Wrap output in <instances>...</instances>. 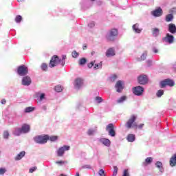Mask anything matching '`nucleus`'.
I'll use <instances>...</instances> for the list:
<instances>
[{"label": "nucleus", "mask_w": 176, "mask_h": 176, "mask_svg": "<svg viewBox=\"0 0 176 176\" xmlns=\"http://www.w3.org/2000/svg\"><path fill=\"white\" fill-rule=\"evenodd\" d=\"M135 120H137V116L132 115L129 119V120L126 122V127H127V129H131L132 127L135 130H137V129H138L139 130H141L142 127H144V124H140L138 125L137 123L135 122Z\"/></svg>", "instance_id": "f257e3e1"}, {"label": "nucleus", "mask_w": 176, "mask_h": 176, "mask_svg": "<svg viewBox=\"0 0 176 176\" xmlns=\"http://www.w3.org/2000/svg\"><path fill=\"white\" fill-rule=\"evenodd\" d=\"M118 29H111L105 36L107 42H113V41H115L116 36H118Z\"/></svg>", "instance_id": "f03ea898"}, {"label": "nucleus", "mask_w": 176, "mask_h": 176, "mask_svg": "<svg viewBox=\"0 0 176 176\" xmlns=\"http://www.w3.org/2000/svg\"><path fill=\"white\" fill-rule=\"evenodd\" d=\"M34 140L36 144H40L43 145V144H46V142L49 141V135H39L34 137Z\"/></svg>", "instance_id": "7ed1b4c3"}, {"label": "nucleus", "mask_w": 176, "mask_h": 176, "mask_svg": "<svg viewBox=\"0 0 176 176\" xmlns=\"http://www.w3.org/2000/svg\"><path fill=\"white\" fill-rule=\"evenodd\" d=\"M58 64H61V58H60L57 55H54L50 60V67L54 68V67H57Z\"/></svg>", "instance_id": "20e7f679"}, {"label": "nucleus", "mask_w": 176, "mask_h": 176, "mask_svg": "<svg viewBox=\"0 0 176 176\" xmlns=\"http://www.w3.org/2000/svg\"><path fill=\"white\" fill-rule=\"evenodd\" d=\"M175 82H174V80L166 78L162 81L160 82V86L162 89H164L166 86H169L170 87H173V86H175Z\"/></svg>", "instance_id": "39448f33"}, {"label": "nucleus", "mask_w": 176, "mask_h": 176, "mask_svg": "<svg viewBox=\"0 0 176 176\" xmlns=\"http://www.w3.org/2000/svg\"><path fill=\"white\" fill-rule=\"evenodd\" d=\"M17 74L19 76H25L28 74V67L25 65H21L17 68Z\"/></svg>", "instance_id": "423d86ee"}, {"label": "nucleus", "mask_w": 176, "mask_h": 176, "mask_svg": "<svg viewBox=\"0 0 176 176\" xmlns=\"http://www.w3.org/2000/svg\"><path fill=\"white\" fill-rule=\"evenodd\" d=\"M106 130L108 131L109 135H111V137H115V135H116L113 124H109L106 128Z\"/></svg>", "instance_id": "0eeeda50"}, {"label": "nucleus", "mask_w": 176, "mask_h": 176, "mask_svg": "<svg viewBox=\"0 0 176 176\" xmlns=\"http://www.w3.org/2000/svg\"><path fill=\"white\" fill-rule=\"evenodd\" d=\"M115 88L116 89L117 93H122V91H123V89H124V87H123V81H117L115 85Z\"/></svg>", "instance_id": "6e6552de"}, {"label": "nucleus", "mask_w": 176, "mask_h": 176, "mask_svg": "<svg viewBox=\"0 0 176 176\" xmlns=\"http://www.w3.org/2000/svg\"><path fill=\"white\" fill-rule=\"evenodd\" d=\"M69 146H67V145H64L63 146L60 147L58 148V150L57 151V155L59 157L63 156V155H64L65 151H69Z\"/></svg>", "instance_id": "1a4fd4ad"}, {"label": "nucleus", "mask_w": 176, "mask_h": 176, "mask_svg": "<svg viewBox=\"0 0 176 176\" xmlns=\"http://www.w3.org/2000/svg\"><path fill=\"white\" fill-rule=\"evenodd\" d=\"M144 91V87L138 86L133 88V94H135V96H142Z\"/></svg>", "instance_id": "9d476101"}, {"label": "nucleus", "mask_w": 176, "mask_h": 176, "mask_svg": "<svg viewBox=\"0 0 176 176\" xmlns=\"http://www.w3.org/2000/svg\"><path fill=\"white\" fill-rule=\"evenodd\" d=\"M138 83L140 85H146L148 83V76L146 75H142L138 78Z\"/></svg>", "instance_id": "9b49d317"}, {"label": "nucleus", "mask_w": 176, "mask_h": 176, "mask_svg": "<svg viewBox=\"0 0 176 176\" xmlns=\"http://www.w3.org/2000/svg\"><path fill=\"white\" fill-rule=\"evenodd\" d=\"M31 83H32L31 77L26 76L23 78L22 85L23 86H30V85H31Z\"/></svg>", "instance_id": "f8f14e48"}, {"label": "nucleus", "mask_w": 176, "mask_h": 176, "mask_svg": "<svg viewBox=\"0 0 176 176\" xmlns=\"http://www.w3.org/2000/svg\"><path fill=\"white\" fill-rule=\"evenodd\" d=\"M153 16L155 17H160L163 14V10L161 8H158L157 9L151 12Z\"/></svg>", "instance_id": "ddd939ff"}, {"label": "nucleus", "mask_w": 176, "mask_h": 176, "mask_svg": "<svg viewBox=\"0 0 176 176\" xmlns=\"http://www.w3.org/2000/svg\"><path fill=\"white\" fill-rule=\"evenodd\" d=\"M164 41H165V42H167L168 43H174V36L170 34H167L166 37L164 38Z\"/></svg>", "instance_id": "4468645a"}, {"label": "nucleus", "mask_w": 176, "mask_h": 176, "mask_svg": "<svg viewBox=\"0 0 176 176\" xmlns=\"http://www.w3.org/2000/svg\"><path fill=\"white\" fill-rule=\"evenodd\" d=\"M83 85V80L82 78H76L74 82V87L76 89H80V86Z\"/></svg>", "instance_id": "2eb2a0df"}, {"label": "nucleus", "mask_w": 176, "mask_h": 176, "mask_svg": "<svg viewBox=\"0 0 176 176\" xmlns=\"http://www.w3.org/2000/svg\"><path fill=\"white\" fill-rule=\"evenodd\" d=\"M169 164L171 167H175V166H176V153L170 157Z\"/></svg>", "instance_id": "dca6fc26"}, {"label": "nucleus", "mask_w": 176, "mask_h": 176, "mask_svg": "<svg viewBox=\"0 0 176 176\" xmlns=\"http://www.w3.org/2000/svg\"><path fill=\"white\" fill-rule=\"evenodd\" d=\"M168 31L170 34H176V26L174 23H170L168 25Z\"/></svg>", "instance_id": "f3484780"}, {"label": "nucleus", "mask_w": 176, "mask_h": 176, "mask_svg": "<svg viewBox=\"0 0 176 176\" xmlns=\"http://www.w3.org/2000/svg\"><path fill=\"white\" fill-rule=\"evenodd\" d=\"M115 49L113 48H109L106 52L107 57H112V56H115Z\"/></svg>", "instance_id": "a211bd4d"}, {"label": "nucleus", "mask_w": 176, "mask_h": 176, "mask_svg": "<svg viewBox=\"0 0 176 176\" xmlns=\"http://www.w3.org/2000/svg\"><path fill=\"white\" fill-rule=\"evenodd\" d=\"M21 129L22 130V133H28L30 131V126L29 124H24L22 125V127Z\"/></svg>", "instance_id": "6ab92c4d"}, {"label": "nucleus", "mask_w": 176, "mask_h": 176, "mask_svg": "<svg viewBox=\"0 0 176 176\" xmlns=\"http://www.w3.org/2000/svg\"><path fill=\"white\" fill-rule=\"evenodd\" d=\"M126 140L129 142H134L135 141V135L130 133L127 135Z\"/></svg>", "instance_id": "aec40b11"}, {"label": "nucleus", "mask_w": 176, "mask_h": 176, "mask_svg": "<svg viewBox=\"0 0 176 176\" xmlns=\"http://www.w3.org/2000/svg\"><path fill=\"white\" fill-rule=\"evenodd\" d=\"M100 142L106 146H109L111 145V140H109V139L102 138L100 139Z\"/></svg>", "instance_id": "412c9836"}, {"label": "nucleus", "mask_w": 176, "mask_h": 176, "mask_svg": "<svg viewBox=\"0 0 176 176\" xmlns=\"http://www.w3.org/2000/svg\"><path fill=\"white\" fill-rule=\"evenodd\" d=\"M160 34V30H159V28H154L152 29V34H153V36H159Z\"/></svg>", "instance_id": "4be33fe9"}, {"label": "nucleus", "mask_w": 176, "mask_h": 176, "mask_svg": "<svg viewBox=\"0 0 176 176\" xmlns=\"http://www.w3.org/2000/svg\"><path fill=\"white\" fill-rule=\"evenodd\" d=\"M25 156V151H21L20 153H19L16 157H15V160H21V159H23Z\"/></svg>", "instance_id": "5701e85b"}, {"label": "nucleus", "mask_w": 176, "mask_h": 176, "mask_svg": "<svg viewBox=\"0 0 176 176\" xmlns=\"http://www.w3.org/2000/svg\"><path fill=\"white\" fill-rule=\"evenodd\" d=\"M153 162V158L148 157L146 158L145 162L143 163L144 166H148V164H151Z\"/></svg>", "instance_id": "b1692460"}, {"label": "nucleus", "mask_w": 176, "mask_h": 176, "mask_svg": "<svg viewBox=\"0 0 176 176\" xmlns=\"http://www.w3.org/2000/svg\"><path fill=\"white\" fill-rule=\"evenodd\" d=\"M133 30L136 34H140L141 31H142V29H139L138 24L137 23L133 25Z\"/></svg>", "instance_id": "393cba45"}, {"label": "nucleus", "mask_w": 176, "mask_h": 176, "mask_svg": "<svg viewBox=\"0 0 176 176\" xmlns=\"http://www.w3.org/2000/svg\"><path fill=\"white\" fill-rule=\"evenodd\" d=\"M126 100H127V96H121L118 100H117V102L118 104H123V102H124Z\"/></svg>", "instance_id": "a878e982"}, {"label": "nucleus", "mask_w": 176, "mask_h": 176, "mask_svg": "<svg viewBox=\"0 0 176 176\" xmlns=\"http://www.w3.org/2000/svg\"><path fill=\"white\" fill-rule=\"evenodd\" d=\"M22 133H23V131L20 128L15 129V130L14 131V135H21Z\"/></svg>", "instance_id": "bb28decb"}, {"label": "nucleus", "mask_w": 176, "mask_h": 176, "mask_svg": "<svg viewBox=\"0 0 176 176\" xmlns=\"http://www.w3.org/2000/svg\"><path fill=\"white\" fill-rule=\"evenodd\" d=\"M173 19H174V16H173V14H169L166 16V21L167 23H170V21H173Z\"/></svg>", "instance_id": "cd10ccee"}, {"label": "nucleus", "mask_w": 176, "mask_h": 176, "mask_svg": "<svg viewBox=\"0 0 176 176\" xmlns=\"http://www.w3.org/2000/svg\"><path fill=\"white\" fill-rule=\"evenodd\" d=\"M87 63V60L85 58H81L78 60V64L79 65H85Z\"/></svg>", "instance_id": "c85d7f7f"}, {"label": "nucleus", "mask_w": 176, "mask_h": 176, "mask_svg": "<svg viewBox=\"0 0 176 176\" xmlns=\"http://www.w3.org/2000/svg\"><path fill=\"white\" fill-rule=\"evenodd\" d=\"M65 58H67V55H63L62 58H60V64L62 67H64V65H65Z\"/></svg>", "instance_id": "c756f323"}, {"label": "nucleus", "mask_w": 176, "mask_h": 176, "mask_svg": "<svg viewBox=\"0 0 176 176\" xmlns=\"http://www.w3.org/2000/svg\"><path fill=\"white\" fill-rule=\"evenodd\" d=\"M35 110V107H26L25 109V112L26 113H28L30 112H32V111H34Z\"/></svg>", "instance_id": "7c9ffc66"}, {"label": "nucleus", "mask_w": 176, "mask_h": 176, "mask_svg": "<svg viewBox=\"0 0 176 176\" xmlns=\"http://www.w3.org/2000/svg\"><path fill=\"white\" fill-rule=\"evenodd\" d=\"M155 166L159 168L160 171H162V168H163V164L158 161L156 162Z\"/></svg>", "instance_id": "2f4dec72"}, {"label": "nucleus", "mask_w": 176, "mask_h": 176, "mask_svg": "<svg viewBox=\"0 0 176 176\" xmlns=\"http://www.w3.org/2000/svg\"><path fill=\"white\" fill-rule=\"evenodd\" d=\"M55 91H57V93H60V91H63V87L61 85H58L55 87Z\"/></svg>", "instance_id": "473e14b6"}, {"label": "nucleus", "mask_w": 176, "mask_h": 176, "mask_svg": "<svg viewBox=\"0 0 176 176\" xmlns=\"http://www.w3.org/2000/svg\"><path fill=\"white\" fill-rule=\"evenodd\" d=\"M49 140L50 141H52V142L57 141V140H58V136H56V135L49 136Z\"/></svg>", "instance_id": "72a5a7b5"}, {"label": "nucleus", "mask_w": 176, "mask_h": 176, "mask_svg": "<svg viewBox=\"0 0 176 176\" xmlns=\"http://www.w3.org/2000/svg\"><path fill=\"white\" fill-rule=\"evenodd\" d=\"M41 68L42 71H47V64L46 63L41 64Z\"/></svg>", "instance_id": "f704fd0d"}, {"label": "nucleus", "mask_w": 176, "mask_h": 176, "mask_svg": "<svg viewBox=\"0 0 176 176\" xmlns=\"http://www.w3.org/2000/svg\"><path fill=\"white\" fill-rule=\"evenodd\" d=\"M23 20V18L21 17V15H17L15 17V21L16 23H21V21Z\"/></svg>", "instance_id": "c9c22d12"}, {"label": "nucleus", "mask_w": 176, "mask_h": 176, "mask_svg": "<svg viewBox=\"0 0 176 176\" xmlns=\"http://www.w3.org/2000/svg\"><path fill=\"white\" fill-rule=\"evenodd\" d=\"M72 56L74 58H78V56H79V53H78L76 51H73L72 52Z\"/></svg>", "instance_id": "e433bc0d"}, {"label": "nucleus", "mask_w": 176, "mask_h": 176, "mask_svg": "<svg viewBox=\"0 0 176 176\" xmlns=\"http://www.w3.org/2000/svg\"><path fill=\"white\" fill-rule=\"evenodd\" d=\"M163 94H164V91L162 89H160L157 92V97H162Z\"/></svg>", "instance_id": "4c0bfd02"}, {"label": "nucleus", "mask_w": 176, "mask_h": 176, "mask_svg": "<svg viewBox=\"0 0 176 176\" xmlns=\"http://www.w3.org/2000/svg\"><path fill=\"white\" fill-rule=\"evenodd\" d=\"M118 166H114L113 167V176H116L118 175Z\"/></svg>", "instance_id": "58836bf2"}, {"label": "nucleus", "mask_w": 176, "mask_h": 176, "mask_svg": "<svg viewBox=\"0 0 176 176\" xmlns=\"http://www.w3.org/2000/svg\"><path fill=\"white\" fill-rule=\"evenodd\" d=\"M100 176H105V171L103 169H100L98 172Z\"/></svg>", "instance_id": "ea45409f"}, {"label": "nucleus", "mask_w": 176, "mask_h": 176, "mask_svg": "<svg viewBox=\"0 0 176 176\" xmlns=\"http://www.w3.org/2000/svg\"><path fill=\"white\" fill-rule=\"evenodd\" d=\"M6 173V169L0 168V175H3Z\"/></svg>", "instance_id": "a19ab883"}, {"label": "nucleus", "mask_w": 176, "mask_h": 176, "mask_svg": "<svg viewBox=\"0 0 176 176\" xmlns=\"http://www.w3.org/2000/svg\"><path fill=\"white\" fill-rule=\"evenodd\" d=\"M95 100L98 101V102L100 104V102H102V98L100 96H96L95 98Z\"/></svg>", "instance_id": "79ce46f5"}, {"label": "nucleus", "mask_w": 176, "mask_h": 176, "mask_svg": "<svg viewBox=\"0 0 176 176\" xmlns=\"http://www.w3.org/2000/svg\"><path fill=\"white\" fill-rule=\"evenodd\" d=\"M3 138L6 139L9 138V132H8L7 131L3 132Z\"/></svg>", "instance_id": "37998d69"}, {"label": "nucleus", "mask_w": 176, "mask_h": 176, "mask_svg": "<svg viewBox=\"0 0 176 176\" xmlns=\"http://www.w3.org/2000/svg\"><path fill=\"white\" fill-rule=\"evenodd\" d=\"M37 168L36 166H34L30 169L29 173H32L34 171H36Z\"/></svg>", "instance_id": "c03bdc74"}, {"label": "nucleus", "mask_w": 176, "mask_h": 176, "mask_svg": "<svg viewBox=\"0 0 176 176\" xmlns=\"http://www.w3.org/2000/svg\"><path fill=\"white\" fill-rule=\"evenodd\" d=\"M116 79H118V76H116V74H114L113 76H111V82H115V80H116Z\"/></svg>", "instance_id": "a18cd8bd"}, {"label": "nucleus", "mask_w": 176, "mask_h": 176, "mask_svg": "<svg viewBox=\"0 0 176 176\" xmlns=\"http://www.w3.org/2000/svg\"><path fill=\"white\" fill-rule=\"evenodd\" d=\"M87 134H88V135H93V134H94V130L89 129Z\"/></svg>", "instance_id": "49530a36"}, {"label": "nucleus", "mask_w": 176, "mask_h": 176, "mask_svg": "<svg viewBox=\"0 0 176 176\" xmlns=\"http://www.w3.org/2000/svg\"><path fill=\"white\" fill-rule=\"evenodd\" d=\"M94 65V62H91L88 64V68H93V66Z\"/></svg>", "instance_id": "de8ad7c7"}, {"label": "nucleus", "mask_w": 176, "mask_h": 176, "mask_svg": "<svg viewBox=\"0 0 176 176\" xmlns=\"http://www.w3.org/2000/svg\"><path fill=\"white\" fill-rule=\"evenodd\" d=\"M43 99H45V94H41L40 96V101H42Z\"/></svg>", "instance_id": "09e8293b"}, {"label": "nucleus", "mask_w": 176, "mask_h": 176, "mask_svg": "<svg viewBox=\"0 0 176 176\" xmlns=\"http://www.w3.org/2000/svg\"><path fill=\"white\" fill-rule=\"evenodd\" d=\"M82 168H89L90 170V169H91V166L85 165V166H82Z\"/></svg>", "instance_id": "8fccbe9b"}, {"label": "nucleus", "mask_w": 176, "mask_h": 176, "mask_svg": "<svg viewBox=\"0 0 176 176\" xmlns=\"http://www.w3.org/2000/svg\"><path fill=\"white\" fill-rule=\"evenodd\" d=\"M145 58H146V54H143L141 56V60H145Z\"/></svg>", "instance_id": "3c124183"}, {"label": "nucleus", "mask_w": 176, "mask_h": 176, "mask_svg": "<svg viewBox=\"0 0 176 176\" xmlns=\"http://www.w3.org/2000/svg\"><path fill=\"white\" fill-rule=\"evenodd\" d=\"M94 25H96L94 22H92V23L89 24V27H90L91 28H93V27H94Z\"/></svg>", "instance_id": "603ef678"}, {"label": "nucleus", "mask_w": 176, "mask_h": 176, "mask_svg": "<svg viewBox=\"0 0 176 176\" xmlns=\"http://www.w3.org/2000/svg\"><path fill=\"white\" fill-rule=\"evenodd\" d=\"M1 104H6V100L3 99V100H1Z\"/></svg>", "instance_id": "864d4df0"}, {"label": "nucleus", "mask_w": 176, "mask_h": 176, "mask_svg": "<svg viewBox=\"0 0 176 176\" xmlns=\"http://www.w3.org/2000/svg\"><path fill=\"white\" fill-rule=\"evenodd\" d=\"M56 163V164H63V163H64V162H63V161H58Z\"/></svg>", "instance_id": "5fc2aeb1"}, {"label": "nucleus", "mask_w": 176, "mask_h": 176, "mask_svg": "<svg viewBox=\"0 0 176 176\" xmlns=\"http://www.w3.org/2000/svg\"><path fill=\"white\" fill-rule=\"evenodd\" d=\"M98 68H100V65H95L94 69H98Z\"/></svg>", "instance_id": "6e6d98bb"}, {"label": "nucleus", "mask_w": 176, "mask_h": 176, "mask_svg": "<svg viewBox=\"0 0 176 176\" xmlns=\"http://www.w3.org/2000/svg\"><path fill=\"white\" fill-rule=\"evenodd\" d=\"M82 49H83V50H86L87 49V46L86 45H84L82 46Z\"/></svg>", "instance_id": "4d7b16f0"}, {"label": "nucleus", "mask_w": 176, "mask_h": 176, "mask_svg": "<svg viewBox=\"0 0 176 176\" xmlns=\"http://www.w3.org/2000/svg\"><path fill=\"white\" fill-rule=\"evenodd\" d=\"M154 53H158V50L157 49L153 50Z\"/></svg>", "instance_id": "13d9d810"}, {"label": "nucleus", "mask_w": 176, "mask_h": 176, "mask_svg": "<svg viewBox=\"0 0 176 176\" xmlns=\"http://www.w3.org/2000/svg\"><path fill=\"white\" fill-rule=\"evenodd\" d=\"M147 63H148V65H152V62L151 61H148Z\"/></svg>", "instance_id": "bf43d9fd"}, {"label": "nucleus", "mask_w": 176, "mask_h": 176, "mask_svg": "<svg viewBox=\"0 0 176 176\" xmlns=\"http://www.w3.org/2000/svg\"><path fill=\"white\" fill-rule=\"evenodd\" d=\"M76 176H79V172H77V173H76Z\"/></svg>", "instance_id": "052dcab7"}, {"label": "nucleus", "mask_w": 176, "mask_h": 176, "mask_svg": "<svg viewBox=\"0 0 176 176\" xmlns=\"http://www.w3.org/2000/svg\"><path fill=\"white\" fill-rule=\"evenodd\" d=\"M24 0H17V2H23Z\"/></svg>", "instance_id": "680f3d73"}, {"label": "nucleus", "mask_w": 176, "mask_h": 176, "mask_svg": "<svg viewBox=\"0 0 176 176\" xmlns=\"http://www.w3.org/2000/svg\"><path fill=\"white\" fill-rule=\"evenodd\" d=\"M91 1H94V0H91Z\"/></svg>", "instance_id": "e2e57ef3"}]
</instances>
